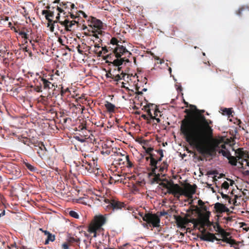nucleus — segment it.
I'll return each mask as SVG.
<instances>
[{
  "label": "nucleus",
  "mask_w": 249,
  "mask_h": 249,
  "mask_svg": "<svg viewBox=\"0 0 249 249\" xmlns=\"http://www.w3.org/2000/svg\"><path fill=\"white\" fill-rule=\"evenodd\" d=\"M105 107L109 112H114L115 111V106L108 101H106Z\"/></svg>",
  "instance_id": "26"
},
{
  "label": "nucleus",
  "mask_w": 249,
  "mask_h": 249,
  "mask_svg": "<svg viewBox=\"0 0 249 249\" xmlns=\"http://www.w3.org/2000/svg\"><path fill=\"white\" fill-rule=\"evenodd\" d=\"M218 152L219 153L221 154L224 157H226L227 159L231 155L230 151L228 150L221 149Z\"/></svg>",
  "instance_id": "36"
},
{
  "label": "nucleus",
  "mask_w": 249,
  "mask_h": 249,
  "mask_svg": "<svg viewBox=\"0 0 249 249\" xmlns=\"http://www.w3.org/2000/svg\"><path fill=\"white\" fill-rule=\"evenodd\" d=\"M196 184H186L183 189L182 195L188 197H192L193 195L196 193Z\"/></svg>",
  "instance_id": "12"
},
{
  "label": "nucleus",
  "mask_w": 249,
  "mask_h": 249,
  "mask_svg": "<svg viewBox=\"0 0 249 249\" xmlns=\"http://www.w3.org/2000/svg\"><path fill=\"white\" fill-rule=\"evenodd\" d=\"M37 82L40 84L42 87H43V89H51L53 87V85L51 82L46 78H44L43 77L39 76L37 80Z\"/></svg>",
  "instance_id": "14"
},
{
  "label": "nucleus",
  "mask_w": 249,
  "mask_h": 249,
  "mask_svg": "<svg viewBox=\"0 0 249 249\" xmlns=\"http://www.w3.org/2000/svg\"><path fill=\"white\" fill-rule=\"evenodd\" d=\"M34 89L38 92H41L42 91V87L40 84H39L38 85L36 84Z\"/></svg>",
  "instance_id": "42"
},
{
  "label": "nucleus",
  "mask_w": 249,
  "mask_h": 249,
  "mask_svg": "<svg viewBox=\"0 0 249 249\" xmlns=\"http://www.w3.org/2000/svg\"><path fill=\"white\" fill-rule=\"evenodd\" d=\"M183 188H182L178 184H174L172 181L168 190L167 193L173 195L175 197L179 198V196L182 195Z\"/></svg>",
  "instance_id": "11"
},
{
  "label": "nucleus",
  "mask_w": 249,
  "mask_h": 249,
  "mask_svg": "<svg viewBox=\"0 0 249 249\" xmlns=\"http://www.w3.org/2000/svg\"><path fill=\"white\" fill-rule=\"evenodd\" d=\"M184 218V226L189 223V219L186 217H183Z\"/></svg>",
  "instance_id": "63"
},
{
  "label": "nucleus",
  "mask_w": 249,
  "mask_h": 249,
  "mask_svg": "<svg viewBox=\"0 0 249 249\" xmlns=\"http://www.w3.org/2000/svg\"><path fill=\"white\" fill-rule=\"evenodd\" d=\"M189 223H193L195 228H197V226L199 225V227L198 228V229L201 232L202 228H201V224H202V220H199V219L195 218L189 219Z\"/></svg>",
  "instance_id": "23"
},
{
  "label": "nucleus",
  "mask_w": 249,
  "mask_h": 249,
  "mask_svg": "<svg viewBox=\"0 0 249 249\" xmlns=\"http://www.w3.org/2000/svg\"><path fill=\"white\" fill-rule=\"evenodd\" d=\"M24 164L25 167L30 171L33 172V171H35L36 170V168L34 166H33V165H32L31 164H30V163L26 162H24Z\"/></svg>",
  "instance_id": "38"
},
{
  "label": "nucleus",
  "mask_w": 249,
  "mask_h": 249,
  "mask_svg": "<svg viewBox=\"0 0 249 249\" xmlns=\"http://www.w3.org/2000/svg\"><path fill=\"white\" fill-rule=\"evenodd\" d=\"M62 248L63 249H69V246L68 243H64L62 244Z\"/></svg>",
  "instance_id": "61"
},
{
  "label": "nucleus",
  "mask_w": 249,
  "mask_h": 249,
  "mask_svg": "<svg viewBox=\"0 0 249 249\" xmlns=\"http://www.w3.org/2000/svg\"><path fill=\"white\" fill-rule=\"evenodd\" d=\"M23 51L28 53L30 56L32 55V52L31 51L27 48V47H25L23 48Z\"/></svg>",
  "instance_id": "56"
},
{
  "label": "nucleus",
  "mask_w": 249,
  "mask_h": 249,
  "mask_svg": "<svg viewBox=\"0 0 249 249\" xmlns=\"http://www.w3.org/2000/svg\"><path fill=\"white\" fill-rule=\"evenodd\" d=\"M143 220L149 224H151L154 228L159 227L160 219L159 216L156 214L148 213L145 214L143 217Z\"/></svg>",
  "instance_id": "10"
},
{
  "label": "nucleus",
  "mask_w": 249,
  "mask_h": 249,
  "mask_svg": "<svg viewBox=\"0 0 249 249\" xmlns=\"http://www.w3.org/2000/svg\"><path fill=\"white\" fill-rule=\"evenodd\" d=\"M215 231L221 234V236H224L228 234V232L222 229L219 224H217V227H214Z\"/></svg>",
  "instance_id": "29"
},
{
  "label": "nucleus",
  "mask_w": 249,
  "mask_h": 249,
  "mask_svg": "<svg viewBox=\"0 0 249 249\" xmlns=\"http://www.w3.org/2000/svg\"><path fill=\"white\" fill-rule=\"evenodd\" d=\"M245 151L243 150L242 148H238L235 151L236 158L238 160L240 159H242L244 157V155L245 154Z\"/></svg>",
  "instance_id": "30"
},
{
  "label": "nucleus",
  "mask_w": 249,
  "mask_h": 249,
  "mask_svg": "<svg viewBox=\"0 0 249 249\" xmlns=\"http://www.w3.org/2000/svg\"><path fill=\"white\" fill-rule=\"evenodd\" d=\"M245 10V8L243 7L240 8L236 12V14L239 16H241L242 15V12Z\"/></svg>",
  "instance_id": "50"
},
{
  "label": "nucleus",
  "mask_w": 249,
  "mask_h": 249,
  "mask_svg": "<svg viewBox=\"0 0 249 249\" xmlns=\"http://www.w3.org/2000/svg\"><path fill=\"white\" fill-rule=\"evenodd\" d=\"M69 214L71 216L75 218H78L79 217V215L78 213L74 211H70Z\"/></svg>",
  "instance_id": "43"
},
{
  "label": "nucleus",
  "mask_w": 249,
  "mask_h": 249,
  "mask_svg": "<svg viewBox=\"0 0 249 249\" xmlns=\"http://www.w3.org/2000/svg\"><path fill=\"white\" fill-rule=\"evenodd\" d=\"M230 235V233L228 232V234L224 236H221L222 237V240L227 243L230 244H234L235 243V241L234 239H232L231 238H228V236Z\"/></svg>",
  "instance_id": "28"
},
{
  "label": "nucleus",
  "mask_w": 249,
  "mask_h": 249,
  "mask_svg": "<svg viewBox=\"0 0 249 249\" xmlns=\"http://www.w3.org/2000/svg\"><path fill=\"white\" fill-rule=\"evenodd\" d=\"M190 106L191 108H194L196 109V111L197 112V114H201V113H202L204 112V110H199L196 109V107L194 105H190Z\"/></svg>",
  "instance_id": "48"
},
{
  "label": "nucleus",
  "mask_w": 249,
  "mask_h": 249,
  "mask_svg": "<svg viewBox=\"0 0 249 249\" xmlns=\"http://www.w3.org/2000/svg\"><path fill=\"white\" fill-rule=\"evenodd\" d=\"M146 111H147V113L148 115L149 116L150 118L151 119H154V117H153V115H152V113L151 112L150 109L148 108V109H147Z\"/></svg>",
  "instance_id": "60"
},
{
  "label": "nucleus",
  "mask_w": 249,
  "mask_h": 249,
  "mask_svg": "<svg viewBox=\"0 0 249 249\" xmlns=\"http://www.w3.org/2000/svg\"><path fill=\"white\" fill-rule=\"evenodd\" d=\"M168 167V164L166 161H164L159 166V172L161 174L164 172V170H167Z\"/></svg>",
  "instance_id": "32"
},
{
  "label": "nucleus",
  "mask_w": 249,
  "mask_h": 249,
  "mask_svg": "<svg viewBox=\"0 0 249 249\" xmlns=\"http://www.w3.org/2000/svg\"><path fill=\"white\" fill-rule=\"evenodd\" d=\"M117 71V67H115V68L113 71L112 72H111V71H109L108 73L106 74V76L108 78H111V79L113 78L114 76V74L115 72H116Z\"/></svg>",
  "instance_id": "41"
},
{
  "label": "nucleus",
  "mask_w": 249,
  "mask_h": 249,
  "mask_svg": "<svg viewBox=\"0 0 249 249\" xmlns=\"http://www.w3.org/2000/svg\"><path fill=\"white\" fill-rule=\"evenodd\" d=\"M243 174L245 176H249V170L244 171L243 172Z\"/></svg>",
  "instance_id": "64"
},
{
  "label": "nucleus",
  "mask_w": 249,
  "mask_h": 249,
  "mask_svg": "<svg viewBox=\"0 0 249 249\" xmlns=\"http://www.w3.org/2000/svg\"><path fill=\"white\" fill-rule=\"evenodd\" d=\"M106 217L103 215H96L94 221L89 226L88 231L90 234H93V237L96 236V232L101 229L102 226L106 223Z\"/></svg>",
  "instance_id": "6"
},
{
  "label": "nucleus",
  "mask_w": 249,
  "mask_h": 249,
  "mask_svg": "<svg viewBox=\"0 0 249 249\" xmlns=\"http://www.w3.org/2000/svg\"><path fill=\"white\" fill-rule=\"evenodd\" d=\"M103 200L108 204L107 206V209L111 210L113 212L121 210L125 206L124 203L119 201L116 198H103Z\"/></svg>",
  "instance_id": "8"
},
{
  "label": "nucleus",
  "mask_w": 249,
  "mask_h": 249,
  "mask_svg": "<svg viewBox=\"0 0 249 249\" xmlns=\"http://www.w3.org/2000/svg\"><path fill=\"white\" fill-rule=\"evenodd\" d=\"M97 165L94 160H92V163L87 161V166H86V171L89 173H94L98 169L97 167Z\"/></svg>",
  "instance_id": "18"
},
{
  "label": "nucleus",
  "mask_w": 249,
  "mask_h": 249,
  "mask_svg": "<svg viewBox=\"0 0 249 249\" xmlns=\"http://www.w3.org/2000/svg\"><path fill=\"white\" fill-rule=\"evenodd\" d=\"M71 15H70V16H71V18L72 19H76V18H79V15L77 14V13H76V15H74L71 13H70Z\"/></svg>",
  "instance_id": "59"
},
{
  "label": "nucleus",
  "mask_w": 249,
  "mask_h": 249,
  "mask_svg": "<svg viewBox=\"0 0 249 249\" xmlns=\"http://www.w3.org/2000/svg\"><path fill=\"white\" fill-rule=\"evenodd\" d=\"M143 148L145 150L146 153L149 156L150 155V154L152 153V151L154 150V148L153 147H148L146 148L145 146H142Z\"/></svg>",
  "instance_id": "39"
},
{
  "label": "nucleus",
  "mask_w": 249,
  "mask_h": 249,
  "mask_svg": "<svg viewBox=\"0 0 249 249\" xmlns=\"http://www.w3.org/2000/svg\"><path fill=\"white\" fill-rule=\"evenodd\" d=\"M223 111L224 114H226L227 115H231V109H230V108H225L223 110Z\"/></svg>",
  "instance_id": "47"
},
{
  "label": "nucleus",
  "mask_w": 249,
  "mask_h": 249,
  "mask_svg": "<svg viewBox=\"0 0 249 249\" xmlns=\"http://www.w3.org/2000/svg\"><path fill=\"white\" fill-rule=\"evenodd\" d=\"M172 181H168L166 180V183L161 182L160 183V185L163 187L164 188H166L168 190V188H169V186L170 185Z\"/></svg>",
  "instance_id": "37"
},
{
  "label": "nucleus",
  "mask_w": 249,
  "mask_h": 249,
  "mask_svg": "<svg viewBox=\"0 0 249 249\" xmlns=\"http://www.w3.org/2000/svg\"><path fill=\"white\" fill-rule=\"evenodd\" d=\"M247 159H249V155L247 152L245 151V154L244 155V157L242 158V160L246 161H247Z\"/></svg>",
  "instance_id": "55"
},
{
  "label": "nucleus",
  "mask_w": 249,
  "mask_h": 249,
  "mask_svg": "<svg viewBox=\"0 0 249 249\" xmlns=\"http://www.w3.org/2000/svg\"><path fill=\"white\" fill-rule=\"evenodd\" d=\"M41 14L42 15H44L45 18L48 20V25L47 26H50V25H52V22L53 20L51 18H53L54 17V13L53 11H51L49 10H44L42 11Z\"/></svg>",
  "instance_id": "16"
},
{
  "label": "nucleus",
  "mask_w": 249,
  "mask_h": 249,
  "mask_svg": "<svg viewBox=\"0 0 249 249\" xmlns=\"http://www.w3.org/2000/svg\"><path fill=\"white\" fill-rule=\"evenodd\" d=\"M124 160L127 162V167H132V166H133V164L131 162V161H130L128 155H126L124 157Z\"/></svg>",
  "instance_id": "40"
},
{
  "label": "nucleus",
  "mask_w": 249,
  "mask_h": 249,
  "mask_svg": "<svg viewBox=\"0 0 249 249\" xmlns=\"http://www.w3.org/2000/svg\"><path fill=\"white\" fill-rule=\"evenodd\" d=\"M10 174H11L15 176L16 178H18L21 176V172L19 168L16 165L10 164L8 166Z\"/></svg>",
  "instance_id": "15"
},
{
  "label": "nucleus",
  "mask_w": 249,
  "mask_h": 249,
  "mask_svg": "<svg viewBox=\"0 0 249 249\" xmlns=\"http://www.w3.org/2000/svg\"><path fill=\"white\" fill-rule=\"evenodd\" d=\"M196 134L194 139L186 140V141L191 146L195 148L202 156L214 155L216 150L212 145L209 146H207L208 138L211 136L210 135L203 136L201 134Z\"/></svg>",
  "instance_id": "2"
},
{
  "label": "nucleus",
  "mask_w": 249,
  "mask_h": 249,
  "mask_svg": "<svg viewBox=\"0 0 249 249\" xmlns=\"http://www.w3.org/2000/svg\"><path fill=\"white\" fill-rule=\"evenodd\" d=\"M119 41L116 37H112L110 40V43L113 45L115 46L114 48L109 47L110 50H112V53L116 54V57L123 58L122 56L124 55V57H129L131 53L129 52L125 47L119 44Z\"/></svg>",
  "instance_id": "4"
},
{
  "label": "nucleus",
  "mask_w": 249,
  "mask_h": 249,
  "mask_svg": "<svg viewBox=\"0 0 249 249\" xmlns=\"http://www.w3.org/2000/svg\"><path fill=\"white\" fill-rule=\"evenodd\" d=\"M211 213L210 212H206L203 214L199 219V220H202V224H201L202 230L201 235L200 237V238L201 240L210 242H213L214 240L219 241L220 239L217 238L214 234L210 232L205 233L206 230L205 229V226L210 223L209 217Z\"/></svg>",
  "instance_id": "3"
},
{
  "label": "nucleus",
  "mask_w": 249,
  "mask_h": 249,
  "mask_svg": "<svg viewBox=\"0 0 249 249\" xmlns=\"http://www.w3.org/2000/svg\"><path fill=\"white\" fill-rule=\"evenodd\" d=\"M3 64L5 65V67H8L9 65V59L7 58H4L3 59L2 61Z\"/></svg>",
  "instance_id": "49"
},
{
  "label": "nucleus",
  "mask_w": 249,
  "mask_h": 249,
  "mask_svg": "<svg viewBox=\"0 0 249 249\" xmlns=\"http://www.w3.org/2000/svg\"><path fill=\"white\" fill-rule=\"evenodd\" d=\"M219 193H220L221 196H222V197L223 198H224L225 199H229V196L227 195H225L224 194H223V192H218Z\"/></svg>",
  "instance_id": "57"
},
{
  "label": "nucleus",
  "mask_w": 249,
  "mask_h": 249,
  "mask_svg": "<svg viewBox=\"0 0 249 249\" xmlns=\"http://www.w3.org/2000/svg\"><path fill=\"white\" fill-rule=\"evenodd\" d=\"M76 140L81 142H84L86 141V138H81L79 136H76L75 137Z\"/></svg>",
  "instance_id": "52"
},
{
  "label": "nucleus",
  "mask_w": 249,
  "mask_h": 249,
  "mask_svg": "<svg viewBox=\"0 0 249 249\" xmlns=\"http://www.w3.org/2000/svg\"><path fill=\"white\" fill-rule=\"evenodd\" d=\"M156 170V169H155L154 172H153V168H152L151 172L149 173V176L154 177L151 181L152 183H158L161 180L160 178V174L159 173L157 174Z\"/></svg>",
  "instance_id": "20"
},
{
  "label": "nucleus",
  "mask_w": 249,
  "mask_h": 249,
  "mask_svg": "<svg viewBox=\"0 0 249 249\" xmlns=\"http://www.w3.org/2000/svg\"><path fill=\"white\" fill-rule=\"evenodd\" d=\"M33 145L35 147V150L37 151L38 156L42 159L47 157V150L43 142L40 141H34Z\"/></svg>",
  "instance_id": "9"
},
{
  "label": "nucleus",
  "mask_w": 249,
  "mask_h": 249,
  "mask_svg": "<svg viewBox=\"0 0 249 249\" xmlns=\"http://www.w3.org/2000/svg\"><path fill=\"white\" fill-rule=\"evenodd\" d=\"M119 72H121L120 74L116 73L115 72L114 74V76L112 78L115 81H118L119 80L124 79V76L126 75V73L124 72L123 71H118Z\"/></svg>",
  "instance_id": "24"
},
{
  "label": "nucleus",
  "mask_w": 249,
  "mask_h": 249,
  "mask_svg": "<svg viewBox=\"0 0 249 249\" xmlns=\"http://www.w3.org/2000/svg\"><path fill=\"white\" fill-rule=\"evenodd\" d=\"M67 241L70 244H76V245H79L80 243V239L76 236H71L68 238Z\"/></svg>",
  "instance_id": "27"
},
{
  "label": "nucleus",
  "mask_w": 249,
  "mask_h": 249,
  "mask_svg": "<svg viewBox=\"0 0 249 249\" xmlns=\"http://www.w3.org/2000/svg\"><path fill=\"white\" fill-rule=\"evenodd\" d=\"M77 14L79 15V17L81 14L85 18H88V16L82 11H79L77 12Z\"/></svg>",
  "instance_id": "54"
},
{
  "label": "nucleus",
  "mask_w": 249,
  "mask_h": 249,
  "mask_svg": "<svg viewBox=\"0 0 249 249\" xmlns=\"http://www.w3.org/2000/svg\"><path fill=\"white\" fill-rule=\"evenodd\" d=\"M75 166L77 167V170L81 173L86 174V166H87V161L86 160H82V161H78L77 162H74Z\"/></svg>",
  "instance_id": "17"
},
{
  "label": "nucleus",
  "mask_w": 249,
  "mask_h": 249,
  "mask_svg": "<svg viewBox=\"0 0 249 249\" xmlns=\"http://www.w3.org/2000/svg\"><path fill=\"white\" fill-rule=\"evenodd\" d=\"M104 59L106 60V62L108 63L109 66L117 67L118 71H121L122 67L121 66L124 62H125V63L129 62V59L125 58V57H123V58L116 57V54L113 53L107 55L104 57Z\"/></svg>",
  "instance_id": "5"
},
{
  "label": "nucleus",
  "mask_w": 249,
  "mask_h": 249,
  "mask_svg": "<svg viewBox=\"0 0 249 249\" xmlns=\"http://www.w3.org/2000/svg\"><path fill=\"white\" fill-rule=\"evenodd\" d=\"M18 34H19V35L20 36H21V37L22 38H24L26 40L27 39V38H28V35H27V34L25 32H24L23 31H20Z\"/></svg>",
  "instance_id": "45"
},
{
  "label": "nucleus",
  "mask_w": 249,
  "mask_h": 249,
  "mask_svg": "<svg viewBox=\"0 0 249 249\" xmlns=\"http://www.w3.org/2000/svg\"><path fill=\"white\" fill-rule=\"evenodd\" d=\"M151 156V160L150 165L153 168V172H154L155 169H157L158 168V166H157V161L156 159L157 158V155L153 153L150 154Z\"/></svg>",
  "instance_id": "21"
},
{
  "label": "nucleus",
  "mask_w": 249,
  "mask_h": 249,
  "mask_svg": "<svg viewBox=\"0 0 249 249\" xmlns=\"http://www.w3.org/2000/svg\"><path fill=\"white\" fill-rule=\"evenodd\" d=\"M32 142H34L30 141V140L28 139H27L25 141H24V143L30 146L31 145H33Z\"/></svg>",
  "instance_id": "51"
},
{
  "label": "nucleus",
  "mask_w": 249,
  "mask_h": 249,
  "mask_svg": "<svg viewBox=\"0 0 249 249\" xmlns=\"http://www.w3.org/2000/svg\"><path fill=\"white\" fill-rule=\"evenodd\" d=\"M156 151L157 152V154H159L160 156L159 158L157 157V158L156 159L157 164L158 162L162 160V159L164 155L162 149H159L158 150H156Z\"/></svg>",
  "instance_id": "34"
},
{
  "label": "nucleus",
  "mask_w": 249,
  "mask_h": 249,
  "mask_svg": "<svg viewBox=\"0 0 249 249\" xmlns=\"http://www.w3.org/2000/svg\"><path fill=\"white\" fill-rule=\"evenodd\" d=\"M175 219L176 221L178 227H180L181 228L184 227V223L183 222L184 218L179 215H175Z\"/></svg>",
  "instance_id": "25"
},
{
  "label": "nucleus",
  "mask_w": 249,
  "mask_h": 249,
  "mask_svg": "<svg viewBox=\"0 0 249 249\" xmlns=\"http://www.w3.org/2000/svg\"><path fill=\"white\" fill-rule=\"evenodd\" d=\"M198 204L202 207L204 205V202L200 199L198 201Z\"/></svg>",
  "instance_id": "62"
},
{
  "label": "nucleus",
  "mask_w": 249,
  "mask_h": 249,
  "mask_svg": "<svg viewBox=\"0 0 249 249\" xmlns=\"http://www.w3.org/2000/svg\"><path fill=\"white\" fill-rule=\"evenodd\" d=\"M137 141L139 142L140 143L142 144L144 146H145L147 143V141L142 139L140 140H138Z\"/></svg>",
  "instance_id": "53"
},
{
  "label": "nucleus",
  "mask_w": 249,
  "mask_h": 249,
  "mask_svg": "<svg viewBox=\"0 0 249 249\" xmlns=\"http://www.w3.org/2000/svg\"><path fill=\"white\" fill-rule=\"evenodd\" d=\"M221 141L218 139H213L212 145L216 150L217 148L220 147Z\"/></svg>",
  "instance_id": "35"
},
{
  "label": "nucleus",
  "mask_w": 249,
  "mask_h": 249,
  "mask_svg": "<svg viewBox=\"0 0 249 249\" xmlns=\"http://www.w3.org/2000/svg\"><path fill=\"white\" fill-rule=\"evenodd\" d=\"M40 230L42 231L45 234V235L47 236V239L45 242V244L47 245L49 243L50 241L53 242L55 240V235L54 234H52L47 231H43L42 229H40Z\"/></svg>",
  "instance_id": "22"
},
{
  "label": "nucleus",
  "mask_w": 249,
  "mask_h": 249,
  "mask_svg": "<svg viewBox=\"0 0 249 249\" xmlns=\"http://www.w3.org/2000/svg\"><path fill=\"white\" fill-rule=\"evenodd\" d=\"M57 22H58V21L57 20H53V21L51 23L52 25H50V26H49L50 27V31L51 32H53L54 31V24H55V23H57Z\"/></svg>",
  "instance_id": "44"
},
{
  "label": "nucleus",
  "mask_w": 249,
  "mask_h": 249,
  "mask_svg": "<svg viewBox=\"0 0 249 249\" xmlns=\"http://www.w3.org/2000/svg\"><path fill=\"white\" fill-rule=\"evenodd\" d=\"M214 208L218 213H222L223 212H229V209L223 204L217 202L214 205Z\"/></svg>",
  "instance_id": "19"
},
{
  "label": "nucleus",
  "mask_w": 249,
  "mask_h": 249,
  "mask_svg": "<svg viewBox=\"0 0 249 249\" xmlns=\"http://www.w3.org/2000/svg\"><path fill=\"white\" fill-rule=\"evenodd\" d=\"M228 159L229 160V162L232 165L236 166L237 164L238 159L236 158V156L234 157L232 156H230L228 157Z\"/></svg>",
  "instance_id": "31"
},
{
  "label": "nucleus",
  "mask_w": 249,
  "mask_h": 249,
  "mask_svg": "<svg viewBox=\"0 0 249 249\" xmlns=\"http://www.w3.org/2000/svg\"><path fill=\"white\" fill-rule=\"evenodd\" d=\"M59 23L62 26H64L65 30L67 31H71L74 29L73 27L76 25H78V21L75 20H70L68 18H65L63 22H59Z\"/></svg>",
  "instance_id": "13"
},
{
  "label": "nucleus",
  "mask_w": 249,
  "mask_h": 249,
  "mask_svg": "<svg viewBox=\"0 0 249 249\" xmlns=\"http://www.w3.org/2000/svg\"><path fill=\"white\" fill-rule=\"evenodd\" d=\"M88 22L89 26L91 28V30H89V31H91L93 36L99 38L98 35H101L103 33L102 31V29H103V22L100 20L92 17L89 18Z\"/></svg>",
  "instance_id": "7"
},
{
  "label": "nucleus",
  "mask_w": 249,
  "mask_h": 249,
  "mask_svg": "<svg viewBox=\"0 0 249 249\" xmlns=\"http://www.w3.org/2000/svg\"><path fill=\"white\" fill-rule=\"evenodd\" d=\"M109 47L108 48V49H107V47L106 46H105V47H102V51H100L99 52H98L97 50H94V52L97 53L98 54V55L99 56H100L102 54V51H104V53H107L108 52V50L109 51H111L110 50V48L109 49Z\"/></svg>",
  "instance_id": "33"
},
{
  "label": "nucleus",
  "mask_w": 249,
  "mask_h": 249,
  "mask_svg": "<svg viewBox=\"0 0 249 249\" xmlns=\"http://www.w3.org/2000/svg\"><path fill=\"white\" fill-rule=\"evenodd\" d=\"M180 131L185 141L194 139L196 134H201L203 136H213V129L208 126V120L201 114L185 115L181 122Z\"/></svg>",
  "instance_id": "1"
},
{
  "label": "nucleus",
  "mask_w": 249,
  "mask_h": 249,
  "mask_svg": "<svg viewBox=\"0 0 249 249\" xmlns=\"http://www.w3.org/2000/svg\"><path fill=\"white\" fill-rule=\"evenodd\" d=\"M221 187H222V188H223L224 189H228L229 188V183L227 181H225L222 184Z\"/></svg>",
  "instance_id": "46"
},
{
  "label": "nucleus",
  "mask_w": 249,
  "mask_h": 249,
  "mask_svg": "<svg viewBox=\"0 0 249 249\" xmlns=\"http://www.w3.org/2000/svg\"><path fill=\"white\" fill-rule=\"evenodd\" d=\"M184 112L186 113L187 114L186 115H189V116H193V114H192V111L191 110H190V109H186L185 110H184Z\"/></svg>",
  "instance_id": "58"
}]
</instances>
